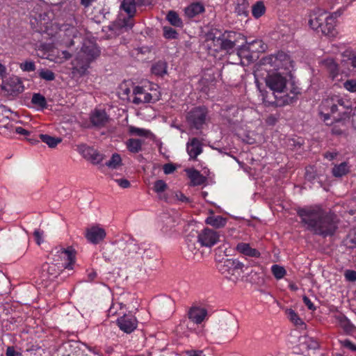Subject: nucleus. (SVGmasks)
<instances>
[{"label": "nucleus", "instance_id": "nucleus-49", "mask_svg": "<svg viewBox=\"0 0 356 356\" xmlns=\"http://www.w3.org/2000/svg\"><path fill=\"white\" fill-rule=\"evenodd\" d=\"M177 32L170 26L163 27V36L167 39H175L177 37Z\"/></svg>", "mask_w": 356, "mask_h": 356}, {"label": "nucleus", "instance_id": "nucleus-59", "mask_svg": "<svg viewBox=\"0 0 356 356\" xmlns=\"http://www.w3.org/2000/svg\"><path fill=\"white\" fill-rule=\"evenodd\" d=\"M14 130H15V133L20 134V135H24V136L29 135V131L21 127H15Z\"/></svg>", "mask_w": 356, "mask_h": 356}, {"label": "nucleus", "instance_id": "nucleus-51", "mask_svg": "<svg viewBox=\"0 0 356 356\" xmlns=\"http://www.w3.org/2000/svg\"><path fill=\"white\" fill-rule=\"evenodd\" d=\"M226 325H228L229 327L226 329L222 327V329L225 332H229L232 334V335H234L237 329L236 323L234 320H230L226 323Z\"/></svg>", "mask_w": 356, "mask_h": 356}, {"label": "nucleus", "instance_id": "nucleus-53", "mask_svg": "<svg viewBox=\"0 0 356 356\" xmlns=\"http://www.w3.org/2000/svg\"><path fill=\"white\" fill-rule=\"evenodd\" d=\"M340 343L343 347L348 350H350L352 351H356V345L353 343L350 340H341Z\"/></svg>", "mask_w": 356, "mask_h": 356}, {"label": "nucleus", "instance_id": "nucleus-10", "mask_svg": "<svg viewBox=\"0 0 356 356\" xmlns=\"http://www.w3.org/2000/svg\"><path fill=\"white\" fill-rule=\"evenodd\" d=\"M197 241L202 246L211 248L220 241V234L213 229L204 228L198 233Z\"/></svg>", "mask_w": 356, "mask_h": 356}, {"label": "nucleus", "instance_id": "nucleus-18", "mask_svg": "<svg viewBox=\"0 0 356 356\" xmlns=\"http://www.w3.org/2000/svg\"><path fill=\"white\" fill-rule=\"evenodd\" d=\"M186 150L191 159H195L202 152V143L196 138L190 140L186 144Z\"/></svg>", "mask_w": 356, "mask_h": 356}, {"label": "nucleus", "instance_id": "nucleus-27", "mask_svg": "<svg viewBox=\"0 0 356 356\" xmlns=\"http://www.w3.org/2000/svg\"><path fill=\"white\" fill-rule=\"evenodd\" d=\"M205 222L215 228H221L225 226L227 220L220 216L211 215L206 218Z\"/></svg>", "mask_w": 356, "mask_h": 356}, {"label": "nucleus", "instance_id": "nucleus-7", "mask_svg": "<svg viewBox=\"0 0 356 356\" xmlns=\"http://www.w3.org/2000/svg\"><path fill=\"white\" fill-rule=\"evenodd\" d=\"M287 72H269L266 78V86L275 93H284L286 91Z\"/></svg>", "mask_w": 356, "mask_h": 356}, {"label": "nucleus", "instance_id": "nucleus-5", "mask_svg": "<svg viewBox=\"0 0 356 356\" xmlns=\"http://www.w3.org/2000/svg\"><path fill=\"white\" fill-rule=\"evenodd\" d=\"M326 23L327 28H324L323 35L328 37H334L337 34L336 29V18L330 13L320 8L313 10L309 15V25L314 31L321 27L322 23Z\"/></svg>", "mask_w": 356, "mask_h": 356}, {"label": "nucleus", "instance_id": "nucleus-2", "mask_svg": "<svg viewBox=\"0 0 356 356\" xmlns=\"http://www.w3.org/2000/svg\"><path fill=\"white\" fill-rule=\"evenodd\" d=\"M350 111L348 102L339 95L328 97L320 105V114L324 122L332 116L334 122H343L349 118Z\"/></svg>", "mask_w": 356, "mask_h": 356}, {"label": "nucleus", "instance_id": "nucleus-58", "mask_svg": "<svg viewBox=\"0 0 356 356\" xmlns=\"http://www.w3.org/2000/svg\"><path fill=\"white\" fill-rule=\"evenodd\" d=\"M175 197L177 200L181 202H187L188 201V198L181 192L176 193Z\"/></svg>", "mask_w": 356, "mask_h": 356}, {"label": "nucleus", "instance_id": "nucleus-13", "mask_svg": "<svg viewBox=\"0 0 356 356\" xmlns=\"http://www.w3.org/2000/svg\"><path fill=\"white\" fill-rule=\"evenodd\" d=\"M106 234L104 229L99 225H95L86 229L85 236L89 242L97 244L104 240Z\"/></svg>", "mask_w": 356, "mask_h": 356}, {"label": "nucleus", "instance_id": "nucleus-26", "mask_svg": "<svg viewBox=\"0 0 356 356\" xmlns=\"http://www.w3.org/2000/svg\"><path fill=\"white\" fill-rule=\"evenodd\" d=\"M6 86L9 87L8 90L12 92L21 93L24 91L23 83L20 79L17 76L10 78Z\"/></svg>", "mask_w": 356, "mask_h": 356}, {"label": "nucleus", "instance_id": "nucleus-62", "mask_svg": "<svg viewBox=\"0 0 356 356\" xmlns=\"http://www.w3.org/2000/svg\"><path fill=\"white\" fill-rule=\"evenodd\" d=\"M96 0H81V4L85 8H88L92 5Z\"/></svg>", "mask_w": 356, "mask_h": 356}, {"label": "nucleus", "instance_id": "nucleus-56", "mask_svg": "<svg viewBox=\"0 0 356 356\" xmlns=\"http://www.w3.org/2000/svg\"><path fill=\"white\" fill-rule=\"evenodd\" d=\"M163 169L165 175H169L175 170V167L171 163H167L163 165Z\"/></svg>", "mask_w": 356, "mask_h": 356}, {"label": "nucleus", "instance_id": "nucleus-15", "mask_svg": "<svg viewBox=\"0 0 356 356\" xmlns=\"http://www.w3.org/2000/svg\"><path fill=\"white\" fill-rule=\"evenodd\" d=\"M222 33L221 31L218 30L211 31L207 38L208 47L215 51L222 50Z\"/></svg>", "mask_w": 356, "mask_h": 356}, {"label": "nucleus", "instance_id": "nucleus-38", "mask_svg": "<svg viewBox=\"0 0 356 356\" xmlns=\"http://www.w3.org/2000/svg\"><path fill=\"white\" fill-rule=\"evenodd\" d=\"M266 8L262 1H257L252 6V13L255 18H259L265 13Z\"/></svg>", "mask_w": 356, "mask_h": 356}, {"label": "nucleus", "instance_id": "nucleus-41", "mask_svg": "<svg viewBox=\"0 0 356 356\" xmlns=\"http://www.w3.org/2000/svg\"><path fill=\"white\" fill-rule=\"evenodd\" d=\"M31 102L34 105L38 106L42 108H46L47 106L45 97L39 93H35L33 95Z\"/></svg>", "mask_w": 356, "mask_h": 356}, {"label": "nucleus", "instance_id": "nucleus-44", "mask_svg": "<svg viewBox=\"0 0 356 356\" xmlns=\"http://www.w3.org/2000/svg\"><path fill=\"white\" fill-rule=\"evenodd\" d=\"M118 24L120 29L127 31L133 27L134 22L132 17L128 16L127 18H124L123 19H119L118 21Z\"/></svg>", "mask_w": 356, "mask_h": 356}, {"label": "nucleus", "instance_id": "nucleus-52", "mask_svg": "<svg viewBox=\"0 0 356 356\" xmlns=\"http://www.w3.org/2000/svg\"><path fill=\"white\" fill-rule=\"evenodd\" d=\"M345 279L348 282L356 281V271L353 270H346L344 272Z\"/></svg>", "mask_w": 356, "mask_h": 356}, {"label": "nucleus", "instance_id": "nucleus-40", "mask_svg": "<svg viewBox=\"0 0 356 356\" xmlns=\"http://www.w3.org/2000/svg\"><path fill=\"white\" fill-rule=\"evenodd\" d=\"M152 72L156 75L163 76L167 72L166 63L162 61L155 63L152 67Z\"/></svg>", "mask_w": 356, "mask_h": 356}, {"label": "nucleus", "instance_id": "nucleus-34", "mask_svg": "<svg viewBox=\"0 0 356 356\" xmlns=\"http://www.w3.org/2000/svg\"><path fill=\"white\" fill-rule=\"evenodd\" d=\"M249 3L246 0H238L235 8V12L238 15L248 16Z\"/></svg>", "mask_w": 356, "mask_h": 356}, {"label": "nucleus", "instance_id": "nucleus-42", "mask_svg": "<svg viewBox=\"0 0 356 356\" xmlns=\"http://www.w3.org/2000/svg\"><path fill=\"white\" fill-rule=\"evenodd\" d=\"M72 56V54L65 50H62L60 51H58L57 56L54 58H51L53 61L55 63H62L64 61L70 59Z\"/></svg>", "mask_w": 356, "mask_h": 356}, {"label": "nucleus", "instance_id": "nucleus-14", "mask_svg": "<svg viewBox=\"0 0 356 356\" xmlns=\"http://www.w3.org/2000/svg\"><path fill=\"white\" fill-rule=\"evenodd\" d=\"M79 152L84 158L90 161L94 164H98L103 160V156L97 150L86 145H80L77 147Z\"/></svg>", "mask_w": 356, "mask_h": 356}, {"label": "nucleus", "instance_id": "nucleus-3", "mask_svg": "<svg viewBox=\"0 0 356 356\" xmlns=\"http://www.w3.org/2000/svg\"><path fill=\"white\" fill-rule=\"evenodd\" d=\"M99 52L98 47L93 42L85 41L73 63L72 72L79 76L85 75L90 63L99 56Z\"/></svg>", "mask_w": 356, "mask_h": 356}, {"label": "nucleus", "instance_id": "nucleus-50", "mask_svg": "<svg viewBox=\"0 0 356 356\" xmlns=\"http://www.w3.org/2000/svg\"><path fill=\"white\" fill-rule=\"evenodd\" d=\"M19 67L24 72H33L35 70L33 61H25L19 65Z\"/></svg>", "mask_w": 356, "mask_h": 356}, {"label": "nucleus", "instance_id": "nucleus-57", "mask_svg": "<svg viewBox=\"0 0 356 356\" xmlns=\"http://www.w3.org/2000/svg\"><path fill=\"white\" fill-rule=\"evenodd\" d=\"M34 236L35 238V241L38 245H40L42 243V235L43 233L38 229L34 231Z\"/></svg>", "mask_w": 356, "mask_h": 356}, {"label": "nucleus", "instance_id": "nucleus-39", "mask_svg": "<svg viewBox=\"0 0 356 356\" xmlns=\"http://www.w3.org/2000/svg\"><path fill=\"white\" fill-rule=\"evenodd\" d=\"M42 268L44 271L46 270L53 277H56L59 274V271L62 268L61 266L57 264V263L52 264L51 265L45 264Z\"/></svg>", "mask_w": 356, "mask_h": 356}, {"label": "nucleus", "instance_id": "nucleus-28", "mask_svg": "<svg viewBox=\"0 0 356 356\" xmlns=\"http://www.w3.org/2000/svg\"><path fill=\"white\" fill-rule=\"evenodd\" d=\"M335 319L339 325L342 327L345 332L348 333H352L355 330V327L343 315H337L335 316Z\"/></svg>", "mask_w": 356, "mask_h": 356}, {"label": "nucleus", "instance_id": "nucleus-16", "mask_svg": "<svg viewBox=\"0 0 356 356\" xmlns=\"http://www.w3.org/2000/svg\"><path fill=\"white\" fill-rule=\"evenodd\" d=\"M207 316V310L204 307H192L188 312V318L196 324L203 322Z\"/></svg>", "mask_w": 356, "mask_h": 356}, {"label": "nucleus", "instance_id": "nucleus-4", "mask_svg": "<svg viewBox=\"0 0 356 356\" xmlns=\"http://www.w3.org/2000/svg\"><path fill=\"white\" fill-rule=\"evenodd\" d=\"M293 67V63L290 57L284 52L270 55L261 59L255 73L264 70L268 73L274 70H284L289 72Z\"/></svg>", "mask_w": 356, "mask_h": 356}, {"label": "nucleus", "instance_id": "nucleus-30", "mask_svg": "<svg viewBox=\"0 0 356 356\" xmlns=\"http://www.w3.org/2000/svg\"><path fill=\"white\" fill-rule=\"evenodd\" d=\"M266 44L261 40H254L251 42H247L244 46L248 51L252 52H262L266 49Z\"/></svg>", "mask_w": 356, "mask_h": 356}, {"label": "nucleus", "instance_id": "nucleus-25", "mask_svg": "<svg viewBox=\"0 0 356 356\" xmlns=\"http://www.w3.org/2000/svg\"><path fill=\"white\" fill-rule=\"evenodd\" d=\"M186 172L191 180L193 186H199L202 184L205 178L200 174V172L195 169H186Z\"/></svg>", "mask_w": 356, "mask_h": 356}, {"label": "nucleus", "instance_id": "nucleus-60", "mask_svg": "<svg viewBox=\"0 0 356 356\" xmlns=\"http://www.w3.org/2000/svg\"><path fill=\"white\" fill-rule=\"evenodd\" d=\"M302 300H303L304 303L308 307V309H309L311 310L315 309L314 304L312 302V301L310 300V299L308 297H307L306 296H304L302 298Z\"/></svg>", "mask_w": 356, "mask_h": 356}, {"label": "nucleus", "instance_id": "nucleus-54", "mask_svg": "<svg viewBox=\"0 0 356 356\" xmlns=\"http://www.w3.org/2000/svg\"><path fill=\"white\" fill-rule=\"evenodd\" d=\"M6 355V356H22L20 352L17 351L14 347L12 346L7 348Z\"/></svg>", "mask_w": 356, "mask_h": 356}, {"label": "nucleus", "instance_id": "nucleus-48", "mask_svg": "<svg viewBox=\"0 0 356 356\" xmlns=\"http://www.w3.org/2000/svg\"><path fill=\"white\" fill-rule=\"evenodd\" d=\"M343 86L350 92H356V78L347 79L343 83Z\"/></svg>", "mask_w": 356, "mask_h": 356}, {"label": "nucleus", "instance_id": "nucleus-63", "mask_svg": "<svg viewBox=\"0 0 356 356\" xmlns=\"http://www.w3.org/2000/svg\"><path fill=\"white\" fill-rule=\"evenodd\" d=\"M188 356H205L202 350H193L189 353Z\"/></svg>", "mask_w": 356, "mask_h": 356}, {"label": "nucleus", "instance_id": "nucleus-11", "mask_svg": "<svg viewBox=\"0 0 356 356\" xmlns=\"http://www.w3.org/2000/svg\"><path fill=\"white\" fill-rule=\"evenodd\" d=\"M207 111L204 107H196L187 115L188 122L196 129H200L206 121Z\"/></svg>", "mask_w": 356, "mask_h": 356}, {"label": "nucleus", "instance_id": "nucleus-47", "mask_svg": "<svg viewBox=\"0 0 356 356\" xmlns=\"http://www.w3.org/2000/svg\"><path fill=\"white\" fill-rule=\"evenodd\" d=\"M39 76L46 81H53L55 79V74L50 70L42 69L39 71Z\"/></svg>", "mask_w": 356, "mask_h": 356}, {"label": "nucleus", "instance_id": "nucleus-9", "mask_svg": "<svg viewBox=\"0 0 356 356\" xmlns=\"http://www.w3.org/2000/svg\"><path fill=\"white\" fill-rule=\"evenodd\" d=\"M53 252H55V257H58L54 259V261L57 264L60 265L61 268L72 270V266L74 263L75 253L72 248L64 249L63 248H56Z\"/></svg>", "mask_w": 356, "mask_h": 356}, {"label": "nucleus", "instance_id": "nucleus-43", "mask_svg": "<svg viewBox=\"0 0 356 356\" xmlns=\"http://www.w3.org/2000/svg\"><path fill=\"white\" fill-rule=\"evenodd\" d=\"M271 271L277 280L283 278L286 273L284 267L279 266L277 264L272 266Z\"/></svg>", "mask_w": 356, "mask_h": 356}, {"label": "nucleus", "instance_id": "nucleus-55", "mask_svg": "<svg viewBox=\"0 0 356 356\" xmlns=\"http://www.w3.org/2000/svg\"><path fill=\"white\" fill-rule=\"evenodd\" d=\"M115 181L122 188H127L130 186V182L126 179H117Z\"/></svg>", "mask_w": 356, "mask_h": 356}, {"label": "nucleus", "instance_id": "nucleus-12", "mask_svg": "<svg viewBox=\"0 0 356 356\" xmlns=\"http://www.w3.org/2000/svg\"><path fill=\"white\" fill-rule=\"evenodd\" d=\"M117 324L122 331L130 334L136 329L138 321L133 315L125 314L118 318Z\"/></svg>", "mask_w": 356, "mask_h": 356}, {"label": "nucleus", "instance_id": "nucleus-8", "mask_svg": "<svg viewBox=\"0 0 356 356\" xmlns=\"http://www.w3.org/2000/svg\"><path fill=\"white\" fill-rule=\"evenodd\" d=\"M245 265L243 262L236 259H227L220 268L222 274L229 275L233 281L237 280L244 272Z\"/></svg>", "mask_w": 356, "mask_h": 356}, {"label": "nucleus", "instance_id": "nucleus-33", "mask_svg": "<svg viewBox=\"0 0 356 356\" xmlns=\"http://www.w3.org/2000/svg\"><path fill=\"white\" fill-rule=\"evenodd\" d=\"M128 150L132 153H138L142 149V143L139 139L130 138L126 142Z\"/></svg>", "mask_w": 356, "mask_h": 356}, {"label": "nucleus", "instance_id": "nucleus-6", "mask_svg": "<svg viewBox=\"0 0 356 356\" xmlns=\"http://www.w3.org/2000/svg\"><path fill=\"white\" fill-rule=\"evenodd\" d=\"M133 103L136 104L155 102L160 98L157 86L151 83L145 86H135L133 90Z\"/></svg>", "mask_w": 356, "mask_h": 356}, {"label": "nucleus", "instance_id": "nucleus-20", "mask_svg": "<svg viewBox=\"0 0 356 356\" xmlns=\"http://www.w3.org/2000/svg\"><path fill=\"white\" fill-rule=\"evenodd\" d=\"M236 33L235 32H227L222 33V50L229 51L232 49L235 46V42L233 39L235 38Z\"/></svg>", "mask_w": 356, "mask_h": 356}, {"label": "nucleus", "instance_id": "nucleus-19", "mask_svg": "<svg viewBox=\"0 0 356 356\" xmlns=\"http://www.w3.org/2000/svg\"><path fill=\"white\" fill-rule=\"evenodd\" d=\"M90 121L94 126L104 127L108 121V116L104 110H95L90 115Z\"/></svg>", "mask_w": 356, "mask_h": 356}, {"label": "nucleus", "instance_id": "nucleus-23", "mask_svg": "<svg viewBox=\"0 0 356 356\" xmlns=\"http://www.w3.org/2000/svg\"><path fill=\"white\" fill-rule=\"evenodd\" d=\"M322 65L328 72L330 77L334 80L339 74V67L335 61L332 58H327L322 61Z\"/></svg>", "mask_w": 356, "mask_h": 356}, {"label": "nucleus", "instance_id": "nucleus-24", "mask_svg": "<svg viewBox=\"0 0 356 356\" xmlns=\"http://www.w3.org/2000/svg\"><path fill=\"white\" fill-rule=\"evenodd\" d=\"M168 188V184L161 179L156 181L153 186V190L157 194L158 197L165 201L168 199V196L165 193Z\"/></svg>", "mask_w": 356, "mask_h": 356}, {"label": "nucleus", "instance_id": "nucleus-37", "mask_svg": "<svg viewBox=\"0 0 356 356\" xmlns=\"http://www.w3.org/2000/svg\"><path fill=\"white\" fill-rule=\"evenodd\" d=\"M106 166L111 169H118L122 165V159L120 154H113L111 159L106 163Z\"/></svg>", "mask_w": 356, "mask_h": 356}, {"label": "nucleus", "instance_id": "nucleus-29", "mask_svg": "<svg viewBox=\"0 0 356 356\" xmlns=\"http://www.w3.org/2000/svg\"><path fill=\"white\" fill-rule=\"evenodd\" d=\"M121 8L130 17H133L136 12V3L135 0H123L121 3Z\"/></svg>", "mask_w": 356, "mask_h": 356}, {"label": "nucleus", "instance_id": "nucleus-22", "mask_svg": "<svg viewBox=\"0 0 356 356\" xmlns=\"http://www.w3.org/2000/svg\"><path fill=\"white\" fill-rule=\"evenodd\" d=\"M79 31L74 26H70L65 30V37L62 40V44H63L65 47H70L74 45V42L73 38H75L78 36Z\"/></svg>", "mask_w": 356, "mask_h": 356}, {"label": "nucleus", "instance_id": "nucleus-32", "mask_svg": "<svg viewBox=\"0 0 356 356\" xmlns=\"http://www.w3.org/2000/svg\"><path fill=\"white\" fill-rule=\"evenodd\" d=\"M166 19L169 22V23L175 27H182L183 22L181 19L179 17V15L174 10H170L167 15Z\"/></svg>", "mask_w": 356, "mask_h": 356}, {"label": "nucleus", "instance_id": "nucleus-61", "mask_svg": "<svg viewBox=\"0 0 356 356\" xmlns=\"http://www.w3.org/2000/svg\"><path fill=\"white\" fill-rule=\"evenodd\" d=\"M266 122L269 125H273L277 122V118L273 115H269L266 120Z\"/></svg>", "mask_w": 356, "mask_h": 356}, {"label": "nucleus", "instance_id": "nucleus-35", "mask_svg": "<svg viewBox=\"0 0 356 356\" xmlns=\"http://www.w3.org/2000/svg\"><path fill=\"white\" fill-rule=\"evenodd\" d=\"M40 138L51 148L55 147L61 142L60 138L53 137L47 134H40Z\"/></svg>", "mask_w": 356, "mask_h": 356}, {"label": "nucleus", "instance_id": "nucleus-31", "mask_svg": "<svg viewBox=\"0 0 356 356\" xmlns=\"http://www.w3.org/2000/svg\"><path fill=\"white\" fill-rule=\"evenodd\" d=\"M128 133L131 136H137L145 138H149L152 136V132L146 129L136 127L132 125L127 127Z\"/></svg>", "mask_w": 356, "mask_h": 356}, {"label": "nucleus", "instance_id": "nucleus-46", "mask_svg": "<svg viewBox=\"0 0 356 356\" xmlns=\"http://www.w3.org/2000/svg\"><path fill=\"white\" fill-rule=\"evenodd\" d=\"M286 314L288 318L295 325H301L302 323V320L299 318L298 315L294 310L291 309H286Z\"/></svg>", "mask_w": 356, "mask_h": 356}, {"label": "nucleus", "instance_id": "nucleus-1", "mask_svg": "<svg viewBox=\"0 0 356 356\" xmlns=\"http://www.w3.org/2000/svg\"><path fill=\"white\" fill-rule=\"evenodd\" d=\"M298 215L308 229L323 236L332 235L337 228L336 217L314 205L298 209Z\"/></svg>", "mask_w": 356, "mask_h": 356}, {"label": "nucleus", "instance_id": "nucleus-45", "mask_svg": "<svg viewBox=\"0 0 356 356\" xmlns=\"http://www.w3.org/2000/svg\"><path fill=\"white\" fill-rule=\"evenodd\" d=\"M342 56L343 58H347L351 61V65L353 68L356 70V54L354 53L350 49H346L342 53ZM345 61V59L343 60V62Z\"/></svg>", "mask_w": 356, "mask_h": 356}, {"label": "nucleus", "instance_id": "nucleus-36", "mask_svg": "<svg viewBox=\"0 0 356 356\" xmlns=\"http://www.w3.org/2000/svg\"><path fill=\"white\" fill-rule=\"evenodd\" d=\"M348 170V164L346 162H343L333 168L332 174L334 177H339L345 175Z\"/></svg>", "mask_w": 356, "mask_h": 356}, {"label": "nucleus", "instance_id": "nucleus-17", "mask_svg": "<svg viewBox=\"0 0 356 356\" xmlns=\"http://www.w3.org/2000/svg\"><path fill=\"white\" fill-rule=\"evenodd\" d=\"M235 250L240 254L249 257L259 258L260 252L256 248H252L250 243L241 242L238 243Z\"/></svg>", "mask_w": 356, "mask_h": 356}, {"label": "nucleus", "instance_id": "nucleus-21", "mask_svg": "<svg viewBox=\"0 0 356 356\" xmlns=\"http://www.w3.org/2000/svg\"><path fill=\"white\" fill-rule=\"evenodd\" d=\"M204 11V6L200 2L193 3L185 8V15L188 18H193Z\"/></svg>", "mask_w": 356, "mask_h": 356}, {"label": "nucleus", "instance_id": "nucleus-64", "mask_svg": "<svg viewBox=\"0 0 356 356\" xmlns=\"http://www.w3.org/2000/svg\"><path fill=\"white\" fill-rule=\"evenodd\" d=\"M127 249L128 250V251H132V252H136L137 250L138 249V247L137 246V245L131 243V244H129L127 246Z\"/></svg>", "mask_w": 356, "mask_h": 356}]
</instances>
